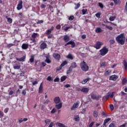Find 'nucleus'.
Wrapping results in <instances>:
<instances>
[{
  "instance_id": "nucleus-40",
  "label": "nucleus",
  "mask_w": 127,
  "mask_h": 127,
  "mask_svg": "<svg viewBox=\"0 0 127 127\" xmlns=\"http://www.w3.org/2000/svg\"><path fill=\"white\" fill-rule=\"evenodd\" d=\"M98 5L100 7V8H101V9H103V8H104V5L103 4V3L99 2Z\"/></svg>"
},
{
  "instance_id": "nucleus-48",
  "label": "nucleus",
  "mask_w": 127,
  "mask_h": 127,
  "mask_svg": "<svg viewBox=\"0 0 127 127\" xmlns=\"http://www.w3.org/2000/svg\"><path fill=\"white\" fill-rule=\"evenodd\" d=\"M43 20H38V21L37 22V24H41V23H43Z\"/></svg>"
},
{
  "instance_id": "nucleus-7",
  "label": "nucleus",
  "mask_w": 127,
  "mask_h": 127,
  "mask_svg": "<svg viewBox=\"0 0 127 127\" xmlns=\"http://www.w3.org/2000/svg\"><path fill=\"white\" fill-rule=\"evenodd\" d=\"M79 104H80L79 102L74 103L70 108L71 111H74L75 109H77V108L79 107Z\"/></svg>"
},
{
  "instance_id": "nucleus-11",
  "label": "nucleus",
  "mask_w": 127,
  "mask_h": 127,
  "mask_svg": "<svg viewBox=\"0 0 127 127\" xmlns=\"http://www.w3.org/2000/svg\"><path fill=\"white\" fill-rule=\"evenodd\" d=\"M22 8V0H19V3L17 5V9L18 10H20Z\"/></svg>"
},
{
  "instance_id": "nucleus-39",
  "label": "nucleus",
  "mask_w": 127,
  "mask_h": 127,
  "mask_svg": "<svg viewBox=\"0 0 127 127\" xmlns=\"http://www.w3.org/2000/svg\"><path fill=\"white\" fill-rule=\"evenodd\" d=\"M111 118H107V119L105 120L104 123L105 124H108V123H109V121H111Z\"/></svg>"
},
{
  "instance_id": "nucleus-36",
  "label": "nucleus",
  "mask_w": 127,
  "mask_h": 127,
  "mask_svg": "<svg viewBox=\"0 0 127 127\" xmlns=\"http://www.w3.org/2000/svg\"><path fill=\"white\" fill-rule=\"evenodd\" d=\"M109 42L111 45H113V44H115V41L114 39H111L110 40Z\"/></svg>"
},
{
  "instance_id": "nucleus-47",
  "label": "nucleus",
  "mask_w": 127,
  "mask_h": 127,
  "mask_svg": "<svg viewBox=\"0 0 127 127\" xmlns=\"http://www.w3.org/2000/svg\"><path fill=\"white\" fill-rule=\"evenodd\" d=\"M74 16L71 15V16H69V17L68 18V20L72 21V20H73V19H74Z\"/></svg>"
},
{
  "instance_id": "nucleus-14",
  "label": "nucleus",
  "mask_w": 127,
  "mask_h": 127,
  "mask_svg": "<svg viewBox=\"0 0 127 127\" xmlns=\"http://www.w3.org/2000/svg\"><path fill=\"white\" fill-rule=\"evenodd\" d=\"M80 91L85 94H87L89 92V88L87 87H83Z\"/></svg>"
},
{
  "instance_id": "nucleus-25",
  "label": "nucleus",
  "mask_w": 127,
  "mask_h": 127,
  "mask_svg": "<svg viewBox=\"0 0 127 127\" xmlns=\"http://www.w3.org/2000/svg\"><path fill=\"white\" fill-rule=\"evenodd\" d=\"M74 120L75 122H79V121H80V117L79 115L74 116Z\"/></svg>"
},
{
  "instance_id": "nucleus-42",
  "label": "nucleus",
  "mask_w": 127,
  "mask_h": 127,
  "mask_svg": "<svg viewBox=\"0 0 127 127\" xmlns=\"http://www.w3.org/2000/svg\"><path fill=\"white\" fill-rule=\"evenodd\" d=\"M87 81H89V78H86L84 79L82 82V84H86V83H87Z\"/></svg>"
},
{
  "instance_id": "nucleus-45",
  "label": "nucleus",
  "mask_w": 127,
  "mask_h": 127,
  "mask_svg": "<svg viewBox=\"0 0 127 127\" xmlns=\"http://www.w3.org/2000/svg\"><path fill=\"white\" fill-rule=\"evenodd\" d=\"M127 83V80L126 78H124L122 81V84L123 85H125V84H126Z\"/></svg>"
},
{
  "instance_id": "nucleus-26",
  "label": "nucleus",
  "mask_w": 127,
  "mask_h": 127,
  "mask_svg": "<svg viewBox=\"0 0 127 127\" xmlns=\"http://www.w3.org/2000/svg\"><path fill=\"white\" fill-rule=\"evenodd\" d=\"M45 62H46V63H48V64H49L51 63V60L49 59L48 57H46V60H45Z\"/></svg>"
},
{
  "instance_id": "nucleus-59",
  "label": "nucleus",
  "mask_w": 127,
  "mask_h": 127,
  "mask_svg": "<svg viewBox=\"0 0 127 127\" xmlns=\"http://www.w3.org/2000/svg\"><path fill=\"white\" fill-rule=\"evenodd\" d=\"M53 79L52 77H51V76H48L47 78V80L48 81H52Z\"/></svg>"
},
{
  "instance_id": "nucleus-52",
  "label": "nucleus",
  "mask_w": 127,
  "mask_h": 127,
  "mask_svg": "<svg viewBox=\"0 0 127 127\" xmlns=\"http://www.w3.org/2000/svg\"><path fill=\"white\" fill-rule=\"evenodd\" d=\"M110 107L111 111H113V110H114L115 107H114V105L111 104Z\"/></svg>"
},
{
  "instance_id": "nucleus-55",
  "label": "nucleus",
  "mask_w": 127,
  "mask_h": 127,
  "mask_svg": "<svg viewBox=\"0 0 127 127\" xmlns=\"http://www.w3.org/2000/svg\"><path fill=\"white\" fill-rule=\"evenodd\" d=\"M22 94H23L24 96H25V95H26V91H25V90H23Z\"/></svg>"
},
{
  "instance_id": "nucleus-21",
  "label": "nucleus",
  "mask_w": 127,
  "mask_h": 127,
  "mask_svg": "<svg viewBox=\"0 0 127 127\" xmlns=\"http://www.w3.org/2000/svg\"><path fill=\"white\" fill-rule=\"evenodd\" d=\"M55 107L56 109H57V110H60V109L62 108V103H59V104L56 105Z\"/></svg>"
},
{
  "instance_id": "nucleus-5",
  "label": "nucleus",
  "mask_w": 127,
  "mask_h": 127,
  "mask_svg": "<svg viewBox=\"0 0 127 127\" xmlns=\"http://www.w3.org/2000/svg\"><path fill=\"white\" fill-rule=\"evenodd\" d=\"M67 45H71V48H74L75 46H76V43L74 42V41H70L67 43H66L65 45L64 46H67Z\"/></svg>"
},
{
  "instance_id": "nucleus-57",
  "label": "nucleus",
  "mask_w": 127,
  "mask_h": 127,
  "mask_svg": "<svg viewBox=\"0 0 127 127\" xmlns=\"http://www.w3.org/2000/svg\"><path fill=\"white\" fill-rule=\"evenodd\" d=\"M22 122H23L22 118H20L19 119H18L19 124H21V123H22Z\"/></svg>"
},
{
  "instance_id": "nucleus-15",
  "label": "nucleus",
  "mask_w": 127,
  "mask_h": 127,
  "mask_svg": "<svg viewBox=\"0 0 127 127\" xmlns=\"http://www.w3.org/2000/svg\"><path fill=\"white\" fill-rule=\"evenodd\" d=\"M63 40H64V41H65V42H68V41H70V37H69L68 35H65L64 36V38H63Z\"/></svg>"
},
{
  "instance_id": "nucleus-37",
  "label": "nucleus",
  "mask_w": 127,
  "mask_h": 127,
  "mask_svg": "<svg viewBox=\"0 0 127 127\" xmlns=\"http://www.w3.org/2000/svg\"><path fill=\"white\" fill-rule=\"evenodd\" d=\"M72 70H73V69L69 67L68 70L66 72V74H70V73L72 72Z\"/></svg>"
},
{
  "instance_id": "nucleus-62",
  "label": "nucleus",
  "mask_w": 127,
  "mask_h": 127,
  "mask_svg": "<svg viewBox=\"0 0 127 127\" xmlns=\"http://www.w3.org/2000/svg\"><path fill=\"white\" fill-rule=\"evenodd\" d=\"M20 93V89H18L16 91V96H17V95H18V94H19Z\"/></svg>"
},
{
  "instance_id": "nucleus-30",
  "label": "nucleus",
  "mask_w": 127,
  "mask_h": 127,
  "mask_svg": "<svg viewBox=\"0 0 127 127\" xmlns=\"http://www.w3.org/2000/svg\"><path fill=\"white\" fill-rule=\"evenodd\" d=\"M5 18L7 19V22L9 23H12V19L8 18V17L6 16Z\"/></svg>"
},
{
  "instance_id": "nucleus-38",
  "label": "nucleus",
  "mask_w": 127,
  "mask_h": 127,
  "mask_svg": "<svg viewBox=\"0 0 127 127\" xmlns=\"http://www.w3.org/2000/svg\"><path fill=\"white\" fill-rule=\"evenodd\" d=\"M51 122V120L50 119H47L45 121V124H46V125H49Z\"/></svg>"
},
{
  "instance_id": "nucleus-54",
  "label": "nucleus",
  "mask_w": 127,
  "mask_h": 127,
  "mask_svg": "<svg viewBox=\"0 0 127 127\" xmlns=\"http://www.w3.org/2000/svg\"><path fill=\"white\" fill-rule=\"evenodd\" d=\"M105 76H109L110 75V71L109 70H107L105 73Z\"/></svg>"
},
{
  "instance_id": "nucleus-1",
  "label": "nucleus",
  "mask_w": 127,
  "mask_h": 127,
  "mask_svg": "<svg viewBox=\"0 0 127 127\" xmlns=\"http://www.w3.org/2000/svg\"><path fill=\"white\" fill-rule=\"evenodd\" d=\"M116 41L121 45H124L126 41V37L124 33L118 35L116 38Z\"/></svg>"
},
{
  "instance_id": "nucleus-64",
  "label": "nucleus",
  "mask_w": 127,
  "mask_h": 127,
  "mask_svg": "<svg viewBox=\"0 0 127 127\" xmlns=\"http://www.w3.org/2000/svg\"><path fill=\"white\" fill-rule=\"evenodd\" d=\"M94 122L90 123V125H89V127H93V126H94Z\"/></svg>"
},
{
  "instance_id": "nucleus-2",
  "label": "nucleus",
  "mask_w": 127,
  "mask_h": 127,
  "mask_svg": "<svg viewBox=\"0 0 127 127\" xmlns=\"http://www.w3.org/2000/svg\"><path fill=\"white\" fill-rule=\"evenodd\" d=\"M80 67L82 71L84 72H87L89 70V66L87 65V63L83 61L82 63L80 64Z\"/></svg>"
},
{
  "instance_id": "nucleus-28",
  "label": "nucleus",
  "mask_w": 127,
  "mask_h": 127,
  "mask_svg": "<svg viewBox=\"0 0 127 127\" xmlns=\"http://www.w3.org/2000/svg\"><path fill=\"white\" fill-rule=\"evenodd\" d=\"M95 32L97 33H101V32H102V29H101V28H97L95 30Z\"/></svg>"
},
{
  "instance_id": "nucleus-41",
  "label": "nucleus",
  "mask_w": 127,
  "mask_h": 127,
  "mask_svg": "<svg viewBox=\"0 0 127 127\" xmlns=\"http://www.w3.org/2000/svg\"><path fill=\"white\" fill-rule=\"evenodd\" d=\"M14 69H20V65H15L13 66Z\"/></svg>"
},
{
  "instance_id": "nucleus-35",
  "label": "nucleus",
  "mask_w": 127,
  "mask_h": 127,
  "mask_svg": "<svg viewBox=\"0 0 127 127\" xmlns=\"http://www.w3.org/2000/svg\"><path fill=\"white\" fill-rule=\"evenodd\" d=\"M116 16H111L109 18V20H110V21H114V19H116Z\"/></svg>"
},
{
  "instance_id": "nucleus-58",
  "label": "nucleus",
  "mask_w": 127,
  "mask_h": 127,
  "mask_svg": "<svg viewBox=\"0 0 127 127\" xmlns=\"http://www.w3.org/2000/svg\"><path fill=\"white\" fill-rule=\"evenodd\" d=\"M3 117V112L0 111V118Z\"/></svg>"
},
{
  "instance_id": "nucleus-63",
  "label": "nucleus",
  "mask_w": 127,
  "mask_h": 127,
  "mask_svg": "<svg viewBox=\"0 0 127 127\" xmlns=\"http://www.w3.org/2000/svg\"><path fill=\"white\" fill-rule=\"evenodd\" d=\"M115 124L114 123H111L109 126V127H114Z\"/></svg>"
},
{
  "instance_id": "nucleus-19",
  "label": "nucleus",
  "mask_w": 127,
  "mask_h": 127,
  "mask_svg": "<svg viewBox=\"0 0 127 127\" xmlns=\"http://www.w3.org/2000/svg\"><path fill=\"white\" fill-rule=\"evenodd\" d=\"M69 67L71 69H74V68H77V64H76V63L75 62L72 63Z\"/></svg>"
},
{
  "instance_id": "nucleus-9",
  "label": "nucleus",
  "mask_w": 127,
  "mask_h": 127,
  "mask_svg": "<svg viewBox=\"0 0 127 127\" xmlns=\"http://www.w3.org/2000/svg\"><path fill=\"white\" fill-rule=\"evenodd\" d=\"M118 78H119V76L116 75H113L110 76L109 78V80L110 81H117V79H118Z\"/></svg>"
},
{
  "instance_id": "nucleus-60",
  "label": "nucleus",
  "mask_w": 127,
  "mask_h": 127,
  "mask_svg": "<svg viewBox=\"0 0 127 127\" xmlns=\"http://www.w3.org/2000/svg\"><path fill=\"white\" fill-rule=\"evenodd\" d=\"M41 7L42 9L45 8V7H46V5H45L44 4H42L41 5Z\"/></svg>"
},
{
  "instance_id": "nucleus-56",
  "label": "nucleus",
  "mask_w": 127,
  "mask_h": 127,
  "mask_svg": "<svg viewBox=\"0 0 127 127\" xmlns=\"http://www.w3.org/2000/svg\"><path fill=\"white\" fill-rule=\"evenodd\" d=\"M60 80V79H59V78L57 77L54 79V82H59V80Z\"/></svg>"
},
{
  "instance_id": "nucleus-49",
  "label": "nucleus",
  "mask_w": 127,
  "mask_h": 127,
  "mask_svg": "<svg viewBox=\"0 0 127 127\" xmlns=\"http://www.w3.org/2000/svg\"><path fill=\"white\" fill-rule=\"evenodd\" d=\"M106 28L109 29V30H113V27L109 26L108 25L106 26Z\"/></svg>"
},
{
  "instance_id": "nucleus-29",
  "label": "nucleus",
  "mask_w": 127,
  "mask_h": 127,
  "mask_svg": "<svg viewBox=\"0 0 127 127\" xmlns=\"http://www.w3.org/2000/svg\"><path fill=\"white\" fill-rule=\"evenodd\" d=\"M29 61L31 63H33L34 62V56H31Z\"/></svg>"
},
{
  "instance_id": "nucleus-46",
  "label": "nucleus",
  "mask_w": 127,
  "mask_h": 127,
  "mask_svg": "<svg viewBox=\"0 0 127 127\" xmlns=\"http://www.w3.org/2000/svg\"><path fill=\"white\" fill-rule=\"evenodd\" d=\"M57 111V110H56V109L53 108L52 109V110L51 111V114H55V113H56Z\"/></svg>"
},
{
  "instance_id": "nucleus-32",
  "label": "nucleus",
  "mask_w": 127,
  "mask_h": 127,
  "mask_svg": "<svg viewBox=\"0 0 127 127\" xmlns=\"http://www.w3.org/2000/svg\"><path fill=\"white\" fill-rule=\"evenodd\" d=\"M98 112L95 111L93 112V116L94 117V118H98Z\"/></svg>"
},
{
  "instance_id": "nucleus-22",
  "label": "nucleus",
  "mask_w": 127,
  "mask_h": 127,
  "mask_svg": "<svg viewBox=\"0 0 127 127\" xmlns=\"http://www.w3.org/2000/svg\"><path fill=\"white\" fill-rule=\"evenodd\" d=\"M65 65H67V61H65L62 63V64H61L60 66V70H61L62 69V67H64Z\"/></svg>"
},
{
  "instance_id": "nucleus-27",
  "label": "nucleus",
  "mask_w": 127,
  "mask_h": 127,
  "mask_svg": "<svg viewBox=\"0 0 127 127\" xmlns=\"http://www.w3.org/2000/svg\"><path fill=\"white\" fill-rule=\"evenodd\" d=\"M110 95L108 93L107 96H105L103 97V100L104 101H107V100H108V99H109V98H110Z\"/></svg>"
},
{
  "instance_id": "nucleus-50",
  "label": "nucleus",
  "mask_w": 127,
  "mask_h": 127,
  "mask_svg": "<svg viewBox=\"0 0 127 127\" xmlns=\"http://www.w3.org/2000/svg\"><path fill=\"white\" fill-rule=\"evenodd\" d=\"M95 16L96 17H98V18H100L101 17V13H97L95 14Z\"/></svg>"
},
{
  "instance_id": "nucleus-17",
  "label": "nucleus",
  "mask_w": 127,
  "mask_h": 127,
  "mask_svg": "<svg viewBox=\"0 0 127 127\" xmlns=\"http://www.w3.org/2000/svg\"><path fill=\"white\" fill-rule=\"evenodd\" d=\"M16 60H17V61H19L20 62H24L25 61V56H23L20 58H16Z\"/></svg>"
},
{
  "instance_id": "nucleus-44",
  "label": "nucleus",
  "mask_w": 127,
  "mask_h": 127,
  "mask_svg": "<svg viewBox=\"0 0 127 127\" xmlns=\"http://www.w3.org/2000/svg\"><path fill=\"white\" fill-rule=\"evenodd\" d=\"M88 11V10L87 9H83L82 10V14L84 15V14H86V12Z\"/></svg>"
},
{
  "instance_id": "nucleus-43",
  "label": "nucleus",
  "mask_w": 127,
  "mask_h": 127,
  "mask_svg": "<svg viewBox=\"0 0 127 127\" xmlns=\"http://www.w3.org/2000/svg\"><path fill=\"white\" fill-rule=\"evenodd\" d=\"M50 103V100L47 99L44 102V105H48Z\"/></svg>"
},
{
  "instance_id": "nucleus-23",
  "label": "nucleus",
  "mask_w": 127,
  "mask_h": 127,
  "mask_svg": "<svg viewBox=\"0 0 127 127\" xmlns=\"http://www.w3.org/2000/svg\"><path fill=\"white\" fill-rule=\"evenodd\" d=\"M56 125L59 127H66V126L61 123H56Z\"/></svg>"
},
{
  "instance_id": "nucleus-12",
  "label": "nucleus",
  "mask_w": 127,
  "mask_h": 127,
  "mask_svg": "<svg viewBox=\"0 0 127 127\" xmlns=\"http://www.w3.org/2000/svg\"><path fill=\"white\" fill-rule=\"evenodd\" d=\"M53 29H54V27L52 26L50 29L47 30L46 31L45 34H47V35H49V34H51L52 31H53Z\"/></svg>"
},
{
  "instance_id": "nucleus-10",
  "label": "nucleus",
  "mask_w": 127,
  "mask_h": 127,
  "mask_svg": "<svg viewBox=\"0 0 127 127\" xmlns=\"http://www.w3.org/2000/svg\"><path fill=\"white\" fill-rule=\"evenodd\" d=\"M38 36V34L37 33H33V34L31 35L32 38L33 39H31L32 40L33 42H36L35 38Z\"/></svg>"
},
{
  "instance_id": "nucleus-53",
  "label": "nucleus",
  "mask_w": 127,
  "mask_h": 127,
  "mask_svg": "<svg viewBox=\"0 0 127 127\" xmlns=\"http://www.w3.org/2000/svg\"><path fill=\"white\" fill-rule=\"evenodd\" d=\"M109 95H110V98H114V92H113L111 94L110 92H108Z\"/></svg>"
},
{
  "instance_id": "nucleus-33",
  "label": "nucleus",
  "mask_w": 127,
  "mask_h": 127,
  "mask_svg": "<svg viewBox=\"0 0 127 127\" xmlns=\"http://www.w3.org/2000/svg\"><path fill=\"white\" fill-rule=\"evenodd\" d=\"M124 65L125 67V70H127V61H126V60L124 61Z\"/></svg>"
},
{
  "instance_id": "nucleus-16",
  "label": "nucleus",
  "mask_w": 127,
  "mask_h": 127,
  "mask_svg": "<svg viewBox=\"0 0 127 127\" xmlns=\"http://www.w3.org/2000/svg\"><path fill=\"white\" fill-rule=\"evenodd\" d=\"M54 58H55V59H56L57 60H60V57L61 56L60 54H54L53 55Z\"/></svg>"
},
{
  "instance_id": "nucleus-20",
  "label": "nucleus",
  "mask_w": 127,
  "mask_h": 127,
  "mask_svg": "<svg viewBox=\"0 0 127 127\" xmlns=\"http://www.w3.org/2000/svg\"><path fill=\"white\" fill-rule=\"evenodd\" d=\"M28 44L24 43L22 45V48L24 50H26L27 48H28Z\"/></svg>"
},
{
  "instance_id": "nucleus-13",
  "label": "nucleus",
  "mask_w": 127,
  "mask_h": 127,
  "mask_svg": "<svg viewBox=\"0 0 127 127\" xmlns=\"http://www.w3.org/2000/svg\"><path fill=\"white\" fill-rule=\"evenodd\" d=\"M54 102L56 104H60L61 102L60 97H55V98L54 99Z\"/></svg>"
},
{
  "instance_id": "nucleus-34",
  "label": "nucleus",
  "mask_w": 127,
  "mask_h": 127,
  "mask_svg": "<svg viewBox=\"0 0 127 127\" xmlns=\"http://www.w3.org/2000/svg\"><path fill=\"white\" fill-rule=\"evenodd\" d=\"M72 27H73V26H69L68 27H65V28H64V31H67V30H68V29H70L72 28Z\"/></svg>"
},
{
  "instance_id": "nucleus-8",
  "label": "nucleus",
  "mask_w": 127,
  "mask_h": 127,
  "mask_svg": "<svg viewBox=\"0 0 127 127\" xmlns=\"http://www.w3.org/2000/svg\"><path fill=\"white\" fill-rule=\"evenodd\" d=\"M40 48L42 50H43L44 49H45L46 48H47V44H46V43H45V42H43L42 44H41Z\"/></svg>"
},
{
  "instance_id": "nucleus-61",
  "label": "nucleus",
  "mask_w": 127,
  "mask_h": 127,
  "mask_svg": "<svg viewBox=\"0 0 127 127\" xmlns=\"http://www.w3.org/2000/svg\"><path fill=\"white\" fill-rule=\"evenodd\" d=\"M23 16V14L22 12H20L19 13L18 16L20 18H22V16Z\"/></svg>"
},
{
  "instance_id": "nucleus-4",
  "label": "nucleus",
  "mask_w": 127,
  "mask_h": 127,
  "mask_svg": "<svg viewBox=\"0 0 127 127\" xmlns=\"http://www.w3.org/2000/svg\"><path fill=\"white\" fill-rule=\"evenodd\" d=\"M91 98L92 100H96V101H99V99L102 98V96L101 95L96 96V94H91Z\"/></svg>"
},
{
  "instance_id": "nucleus-3",
  "label": "nucleus",
  "mask_w": 127,
  "mask_h": 127,
  "mask_svg": "<svg viewBox=\"0 0 127 127\" xmlns=\"http://www.w3.org/2000/svg\"><path fill=\"white\" fill-rule=\"evenodd\" d=\"M100 55L102 56H105L108 52H109V49H107V47H103L101 50L100 51Z\"/></svg>"
},
{
  "instance_id": "nucleus-18",
  "label": "nucleus",
  "mask_w": 127,
  "mask_h": 127,
  "mask_svg": "<svg viewBox=\"0 0 127 127\" xmlns=\"http://www.w3.org/2000/svg\"><path fill=\"white\" fill-rule=\"evenodd\" d=\"M43 92V85L42 84V83L40 84V87L39 88V93L40 94H41Z\"/></svg>"
},
{
  "instance_id": "nucleus-31",
  "label": "nucleus",
  "mask_w": 127,
  "mask_h": 127,
  "mask_svg": "<svg viewBox=\"0 0 127 127\" xmlns=\"http://www.w3.org/2000/svg\"><path fill=\"white\" fill-rule=\"evenodd\" d=\"M67 79V76H63L61 78V82H64Z\"/></svg>"
},
{
  "instance_id": "nucleus-24",
  "label": "nucleus",
  "mask_w": 127,
  "mask_h": 127,
  "mask_svg": "<svg viewBox=\"0 0 127 127\" xmlns=\"http://www.w3.org/2000/svg\"><path fill=\"white\" fill-rule=\"evenodd\" d=\"M66 58H67V59H69L70 60H73L74 59V58H73V56L71 54H69L66 56Z\"/></svg>"
},
{
  "instance_id": "nucleus-6",
  "label": "nucleus",
  "mask_w": 127,
  "mask_h": 127,
  "mask_svg": "<svg viewBox=\"0 0 127 127\" xmlns=\"http://www.w3.org/2000/svg\"><path fill=\"white\" fill-rule=\"evenodd\" d=\"M103 45V43L101 42H97L95 45L94 46L95 48L96 49H100L101 48V47Z\"/></svg>"
},
{
  "instance_id": "nucleus-51",
  "label": "nucleus",
  "mask_w": 127,
  "mask_h": 127,
  "mask_svg": "<svg viewBox=\"0 0 127 127\" xmlns=\"http://www.w3.org/2000/svg\"><path fill=\"white\" fill-rule=\"evenodd\" d=\"M80 3H77L75 7V9H78V8L80 7Z\"/></svg>"
}]
</instances>
